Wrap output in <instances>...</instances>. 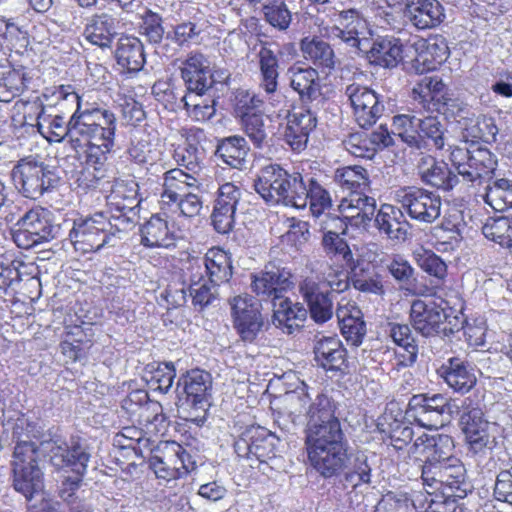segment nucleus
<instances>
[{
	"mask_svg": "<svg viewBox=\"0 0 512 512\" xmlns=\"http://www.w3.org/2000/svg\"><path fill=\"white\" fill-rule=\"evenodd\" d=\"M336 402L321 394L308 412L305 447L311 466L324 478L337 476L347 464L348 442L336 413Z\"/></svg>",
	"mask_w": 512,
	"mask_h": 512,
	"instance_id": "obj_1",
	"label": "nucleus"
},
{
	"mask_svg": "<svg viewBox=\"0 0 512 512\" xmlns=\"http://www.w3.org/2000/svg\"><path fill=\"white\" fill-rule=\"evenodd\" d=\"M424 446L425 460H419L423 486L428 494L440 492L447 497L463 499L472 491L464 464L454 457V441L447 434L419 436L414 447Z\"/></svg>",
	"mask_w": 512,
	"mask_h": 512,
	"instance_id": "obj_2",
	"label": "nucleus"
},
{
	"mask_svg": "<svg viewBox=\"0 0 512 512\" xmlns=\"http://www.w3.org/2000/svg\"><path fill=\"white\" fill-rule=\"evenodd\" d=\"M180 73L186 86V93L181 98L184 107L188 111L192 108L198 121L210 120L215 115V86L228 85L230 71L220 67L211 69L203 53L192 51L182 62Z\"/></svg>",
	"mask_w": 512,
	"mask_h": 512,
	"instance_id": "obj_3",
	"label": "nucleus"
},
{
	"mask_svg": "<svg viewBox=\"0 0 512 512\" xmlns=\"http://www.w3.org/2000/svg\"><path fill=\"white\" fill-rule=\"evenodd\" d=\"M42 450L57 470L67 468L75 474L73 477H64L59 496L69 505L77 502L74 494L80 488L90 460L87 445L79 438H71L69 442L55 438L43 441Z\"/></svg>",
	"mask_w": 512,
	"mask_h": 512,
	"instance_id": "obj_4",
	"label": "nucleus"
},
{
	"mask_svg": "<svg viewBox=\"0 0 512 512\" xmlns=\"http://www.w3.org/2000/svg\"><path fill=\"white\" fill-rule=\"evenodd\" d=\"M212 386V376L205 370L197 368L182 374L175 390L179 417L202 426L211 405Z\"/></svg>",
	"mask_w": 512,
	"mask_h": 512,
	"instance_id": "obj_5",
	"label": "nucleus"
},
{
	"mask_svg": "<svg viewBox=\"0 0 512 512\" xmlns=\"http://www.w3.org/2000/svg\"><path fill=\"white\" fill-rule=\"evenodd\" d=\"M450 159L460 182L464 183H481L490 179L497 167L493 153L474 141H465L464 146H455Z\"/></svg>",
	"mask_w": 512,
	"mask_h": 512,
	"instance_id": "obj_6",
	"label": "nucleus"
},
{
	"mask_svg": "<svg viewBox=\"0 0 512 512\" xmlns=\"http://www.w3.org/2000/svg\"><path fill=\"white\" fill-rule=\"evenodd\" d=\"M11 177L15 187L31 199L39 198L60 180L54 168L33 157L20 159L13 167Z\"/></svg>",
	"mask_w": 512,
	"mask_h": 512,
	"instance_id": "obj_7",
	"label": "nucleus"
},
{
	"mask_svg": "<svg viewBox=\"0 0 512 512\" xmlns=\"http://www.w3.org/2000/svg\"><path fill=\"white\" fill-rule=\"evenodd\" d=\"M103 214L74 220L69 239L75 250L82 253L96 252L102 247L114 246L115 232Z\"/></svg>",
	"mask_w": 512,
	"mask_h": 512,
	"instance_id": "obj_8",
	"label": "nucleus"
},
{
	"mask_svg": "<svg viewBox=\"0 0 512 512\" xmlns=\"http://www.w3.org/2000/svg\"><path fill=\"white\" fill-rule=\"evenodd\" d=\"M229 303L233 327L243 342H255L269 328V322L262 313V304L253 296L238 295Z\"/></svg>",
	"mask_w": 512,
	"mask_h": 512,
	"instance_id": "obj_9",
	"label": "nucleus"
},
{
	"mask_svg": "<svg viewBox=\"0 0 512 512\" xmlns=\"http://www.w3.org/2000/svg\"><path fill=\"white\" fill-rule=\"evenodd\" d=\"M51 214L43 208H33L21 216L15 226L14 242L22 249H29L58 237L60 226L53 224Z\"/></svg>",
	"mask_w": 512,
	"mask_h": 512,
	"instance_id": "obj_10",
	"label": "nucleus"
},
{
	"mask_svg": "<svg viewBox=\"0 0 512 512\" xmlns=\"http://www.w3.org/2000/svg\"><path fill=\"white\" fill-rule=\"evenodd\" d=\"M251 291L258 301L271 302L280 299L293 287L290 270L276 261L265 264L263 269L250 275Z\"/></svg>",
	"mask_w": 512,
	"mask_h": 512,
	"instance_id": "obj_11",
	"label": "nucleus"
},
{
	"mask_svg": "<svg viewBox=\"0 0 512 512\" xmlns=\"http://www.w3.org/2000/svg\"><path fill=\"white\" fill-rule=\"evenodd\" d=\"M398 202L405 213L414 221L431 224L441 214V197L419 187H405L397 194Z\"/></svg>",
	"mask_w": 512,
	"mask_h": 512,
	"instance_id": "obj_12",
	"label": "nucleus"
},
{
	"mask_svg": "<svg viewBox=\"0 0 512 512\" xmlns=\"http://www.w3.org/2000/svg\"><path fill=\"white\" fill-rule=\"evenodd\" d=\"M406 414L420 426L433 429L449 421L451 405L443 394H417L410 398Z\"/></svg>",
	"mask_w": 512,
	"mask_h": 512,
	"instance_id": "obj_13",
	"label": "nucleus"
},
{
	"mask_svg": "<svg viewBox=\"0 0 512 512\" xmlns=\"http://www.w3.org/2000/svg\"><path fill=\"white\" fill-rule=\"evenodd\" d=\"M460 425L469 450L474 454H485L496 446L497 426L483 418L481 409L472 408L463 412Z\"/></svg>",
	"mask_w": 512,
	"mask_h": 512,
	"instance_id": "obj_14",
	"label": "nucleus"
},
{
	"mask_svg": "<svg viewBox=\"0 0 512 512\" xmlns=\"http://www.w3.org/2000/svg\"><path fill=\"white\" fill-rule=\"evenodd\" d=\"M345 95L350 101L360 128L374 125L382 116L384 105L379 95L368 86L353 82L346 86Z\"/></svg>",
	"mask_w": 512,
	"mask_h": 512,
	"instance_id": "obj_15",
	"label": "nucleus"
},
{
	"mask_svg": "<svg viewBox=\"0 0 512 512\" xmlns=\"http://www.w3.org/2000/svg\"><path fill=\"white\" fill-rule=\"evenodd\" d=\"M276 441V437L267 429L252 427L235 441L234 449L239 457L268 463L276 457Z\"/></svg>",
	"mask_w": 512,
	"mask_h": 512,
	"instance_id": "obj_16",
	"label": "nucleus"
},
{
	"mask_svg": "<svg viewBox=\"0 0 512 512\" xmlns=\"http://www.w3.org/2000/svg\"><path fill=\"white\" fill-rule=\"evenodd\" d=\"M299 292L308 305L310 317L318 324L329 321L333 316V296L328 289H322L311 277L304 278L299 283Z\"/></svg>",
	"mask_w": 512,
	"mask_h": 512,
	"instance_id": "obj_17",
	"label": "nucleus"
},
{
	"mask_svg": "<svg viewBox=\"0 0 512 512\" xmlns=\"http://www.w3.org/2000/svg\"><path fill=\"white\" fill-rule=\"evenodd\" d=\"M441 303L414 300L410 308V320L414 329L425 337L441 334L445 307Z\"/></svg>",
	"mask_w": 512,
	"mask_h": 512,
	"instance_id": "obj_18",
	"label": "nucleus"
},
{
	"mask_svg": "<svg viewBox=\"0 0 512 512\" xmlns=\"http://www.w3.org/2000/svg\"><path fill=\"white\" fill-rule=\"evenodd\" d=\"M403 16L417 30L432 29L444 18V8L438 0H405Z\"/></svg>",
	"mask_w": 512,
	"mask_h": 512,
	"instance_id": "obj_19",
	"label": "nucleus"
},
{
	"mask_svg": "<svg viewBox=\"0 0 512 512\" xmlns=\"http://www.w3.org/2000/svg\"><path fill=\"white\" fill-rule=\"evenodd\" d=\"M389 336L402 352L393 351L395 362L391 364L388 374L398 373L402 368L411 367L418 357V344L407 324L389 323Z\"/></svg>",
	"mask_w": 512,
	"mask_h": 512,
	"instance_id": "obj_20",
	"label": "nucleus"
},
{
	"mask_svg": "<svg viewBox=\"0 0 512 512\" xmlns=\"http://www.w3.org/2000/svg\"><path fill=\"white\" fill-rule=\"evenodd\" d=\"M286 77L290 88L298 94L303 104L312 103L321 97L320 77L315 68L292 65L287 69Z\"/></svg>",
	"mask_w": 512,
	"mask_h": 512,
	"instance_id": "obj_21",
	"label": "nucleus"
},
{
	"mask_svg": "<svg viewBox=\"0 0 512 512\" xmlns=\"http://www.w3.org/2000/svg\"><path fill=\"white\" fill-rule=\"evenodd\" d=\"M338 211L352 226L366 227L375 216L376 200L365 192L353 191L341 200Z\"/></svg>",
	"mask_w": 512,
	"mask_h": 512,
	"instance_id": "obj_22",
	"label": "nucleus"
},
{
	"mask_svg": "<svg viewBox=\"0 0 512 512\" xmlns=\"http://www.w3.org/2000/svg\"><path fill=\"white\" fill-rule=\"evenodd\" d=\"M405 211L399 208L384 204L374 216L377 229L384 233L388 239L396 242H405L410 235L411 225L405 218Z\"/></svg>",
	"mask_w": 512,
	"mask_h": 512,
	"instance_id": "obj_23",
	"label": "nucleus"
},
{
	"mask_svg": "<svg viewBox=\"0 0 512 512\" xmlns=\"http://www.w3.org/2000/svg\"><path fill=\"white\" fill-rule=\"evenodd\" d=\"M314 359L326 371H343L347 368V352L336 336H322L315 340Z\"/></svg>",
	"mask_w": 512,
	"mask_h": 512,
	"instance_id": "obj_24",
	"label": "nucleus"
},
{
	"mask_svg": "<svg viewBox=\"0 0 512 512\" xmlns=\"http://www.w3.org/2000/svg\"><path fill=\"white\" fill-rule=\"evenodd\" d=\"M418 139V130H403L399 133H395L394 130H391V132L390 130H373L368 140H362V133L360 132H356L350 135V141L355 146L360 148V144L363 142V146L366 148V150L372 151L396 145L397 142L406 143L411 147H419Z\"/></svg>",
	"mask_w": 512,
	"mask_h": 512,
	"instance_id": "obj_25",
	"label": "nucleus"
},
{
	"mask_svg": "<svg viewBox=\"0 0 512 512\" xmlns=\"http://www.w3.org/2000/svg\"><path fill=\"white\" fill-rule=\"evenodd\" d=\"M437 373L455 392H468L476 384L471 364L459 357L449 358L437 369Z\"/></svg>",
	"mask_w": 512,
	"mask_h": 512,
	"instance_id": "obj_26",
	"label": "nucleus"
},
{
	"mask_svg": "<svg viewBox=\"0 0 512 512\" xmlns=\"http://www.w3.org/2000/svg\"><path fill=\"white\" fill-rule=\"evenodd\" d=\"M119 20L107 12L88 18L84 28L85 39L100 48H110L118 36Z\"/></svg>",
	"mask_w": 512,
	"mask_h": 512,
	"instance_id": "obj_27",
	"label": "nucleus"
},
{
	"mask_svg": "<svg viewBox=\"0 0 512 512\" xmlns=\"http://www.w3.org/2000/svg\"><path fill=\"white\" fill-rule=\"evenodd\" d=\"M322 393H318L312 398L309 387L302 382L294 390L287 391L281 397V408L279 414L282 417L290 419L293 425H297L301 421L303 415L308 420V412L312 405L316 403Z\"/></svg>",
	"mask_w": 512,
	"mask_h": 512,
	"instance_id": "obj_28",
	"label": "nucleus"
},
{
	"mask_svg": "<svg viewBox=\"0 0 512 512\" xmlns=\"http://www.w3.org/2000/svg\"><path fill=\"white\" fill-rule=\"evenodd\" d=\"M273 324L287 334L298 331L307 318L308 311L302 303L293 302L284 295L272 303Z\"/></svg>",
	"mask_w": 512,
	"mask_h": 512,
	"instance_id": "obj_29",
	"label": "nucleus"
},
{
	"mask_svg": "<svg viewBox=\"0 0 512 512\" xmlns=\"http://www.w3.org/2000/svg\"><path fill=\"white\" fill-rule=\"evenodd\" d=\"M204 272L208 276L210 283L220 285L228 282L232 276V263L230 256L222 249H209L202 259V263L195 262L191 264V271Z\"/></svg>",
	"mask_w": 512,
	"mask_h": 512,
	"instance_id": "obj_30",
	"label": "nucleus"
},
{
	"mask_svg": "<svg viewBox=\"0 0 512 512\" xmlns=\"http://www.w3.org/2000/svg\"><path fill=\"white\" fill-rule=\"evenodd\" d=\"M369 62L383 68H395L403 59V48L399 39L394 37L376 38L366 51Z\"/></svg>",
	"mask_w": 512,
	"mask_h": 512,
	"instance_id": "obj_31",
	"label": "nucleus"
},
{
	"mask_svg": "<svg viewBox=\"0 0 512 512\" xmlns=\"http://www.w3.org/2000/svg\"><path fill=\"white\" fill-rule=\"evenodd\" d=\"M284 171L278 164L263 167L254 181L255 191L267 202L279 204L282 196Z\"/></svg>",
	"mask_w": 512,
	"mask_h": 512,
	"instance_id": "obj_32",
	"label": "nucleus"
},
{
	"mask_svg": "<svg viewBox=\"0 0 512 512\" xmlns=\"http://www.w3.org/2000/svg\"><path fill=\"white\" fill-rule=\"evenodd\" d=\"M10 481L14 490L31 500L43 489V472L39 466H10Z\"/></svg>",
	"mask_w": 512,
	"mask_h": 512,
	"instance_id": "obj_33",
	"label": "nucleus"
},
{
	"mask_svg": "<svg viewBox=\"0 0 512 512\" xmlns=\"http://www.w3.org/2000/svg\"><path fill=\"white\" fill-rule=\"evenodd\" d=\"M197 177L181 168L171 169L164 174V190L161 194L164 204H175L189 194V188L197 187Z\"/></svg>",
	"mask_w": 512,
	"mask_h": 512,
	"instance_id": "obj_34",
	"label": "nucleus"
},
{
	"mask_svg": "<svg viewBox=\"0 0 512 512\" xmlns=\"http://www.w3.org/2000/svg\"><path fill=\"white\" fill-rule=\"evenodd\" d=\"M115 58L117 64L125 68L128 72H139L146 63L144 45L136 37H121L117 43Z\"/></svg>",
	"mask_w": 512,
	"mask_h": 512,
	"instance_id": "obj_35",
	"label": "nucleus"
},
{
	"mask_svg": "<svg viewBox=\"0 0 512 512\" xmlns=\"http://www.w3.org/2000/svg\"><path fill=\"white\" fill-rule=\"evenodd\" d=\"M200 33L201 29L192 21L172 26V30L166 33L165 44L161 46V55L167 58L175 56L179 49L197 40Z\"/></svg>",
	"mask_w": 512,
	"mask_h": 512,
	"instance_id": "obj_36",
	"label": "nucleus"
},
{
	"mask_svg": "<svg viewBox=\"0 0 512 512\" xmlns=\"http://www.w3.org/2000/svg\"><path fill=\"white\" fill-rule=\"evenodd\" d=\"M300 48L306 60L323 69H334L336 57L331 45L318 37H305Z\"/></svg>",
	"mask_w": 512,
	"mask_h": 512,
	"instance_id": "obj_37",
	"label": "nucleus"
},
{
	"mask_svg": "<svg viewBox=\"0 0 512 512\" xmlns=\"http://www.w3.org/2000/svg\"><path fill=\"white\" fill-rule=\"evenodd\" d=\"M428 168H421L420 175L423 182L444 191L452 190L460 183L456 172L452 171L444 162H436L430 157Z\"/></svg>",
	"mask_w": 512,
	"mask_h": 512,
	"instance_id": "obj_38",
	"label": "nucleus"
},
{
	"mask_svg": "<svg viewBox=\"0 0 512 512\" xmlns=\"http://www.w3.org/2000/svg\"><path fill=\"white\" fill-rule=\"evenodd\" d=\"M26 88V73L23 67L0 64V102H10Z\"/></svg>",
	"mask_w": 512,
	"mask_h": 512,
	"instance_id": "obj_39",
	"label": "nucleus"
},
{
	"mask_svg": "<svg viewBox=\"0 0 512 512\" xmlns=\"http://www.w3.org/2000/svg\"><path fill=\"white\" fill-rule=\"evenodd\" d=\"M141 243L148 248L174 245V238L167 222L158 215H153L141 228Z\"/></svg>",
	"mask_w": 512,
	"mask_h": 512,
	"instance_id": "obj_40",
	"label": "nucleus"
},
{
	"mask_svg": "<svg viewBox=\"0 0 512 512\" xmlns=\"http://www.w3.org/2000/svg\"><path fill=\"white\" fill-rule=\"evenodd\" d=\"M326 265V269L317 276V283H321L322 289H328L332 294H340L349 288L348 274L339 268H334L320 260H311L306 267L315 273L319 268Z\"/></svg>",
	"mask_w": 512,
	"mask_h": 512,
	"instance_id": "obj_41",
	"label": "nucleus"
},
{
	"mask_svg": "<svg viewBox=\"0 0 512 512\" xmlns=\"http://www.w3.org/2000/svg\"><path fill=\"white\" fill-rule=\"evenodd\" d=\"M258 58L261 76L260 87L267 95H274L278 88V57L267 44H264L258 52Z\"/></svg>",
	"mask_w": 512,
	"mask_h": 512,
	"instance_id": "obj_42",
	"label": "nucleus"
},
{
	"mask_svg": "<svg viewBox=\"0 0 512 512\" xmlns=\"http://www.w3.org/2000/svg\"><path fill=\"white\" fill-rule=\"evenodd\" d=\"M248 151L249 147L245 138L230 136L218 143L215 154L232 168L241 169L246 163Z\"/></svg>",
	"mask_w": 512,
	"mask_h": 512,
	"instance_id": "obj_43",
	"label": "nucleus"
},
{
	"mask_svg": "<svg viewBox=\"0 0 512 512\" xmlns=\"http://www.w3.org/2000/svg\"><path fill=\"white\" fill-rule=\"evenodd\" d=\"M282 196L279 203L285 206L303 209L307 206L306 183L300 173L284 171Z\"/></svg>",
	"mask_w": 512,
	"mask_h": 512,
	"instance_id": "obj_44",
	"label": "nucleus"
},
{
	"mask_svg": "<svg viewBox=\"0 0 512 512\" xmlns=\"http://www.w3.org/2000/svg\"><path fill=\"white\" fill-rule=\"evenodd\" d=\"M176 371L172 362L151 363L145 367L143 379L155 391L167 394L173 386Z\"/></svg>",
	"mask_w": 512,
	"mask_h": 512,
	"instance_id": "obj_45",
	"label": "nucleus"
},
{
	"mask_svg": "<svg viewBox=\"0 0 512 512\" xmlns=\"http://www.w3.org/2000/svg\"><path fill=\"white\" fill-rule=\"evenodd\" d=\"M190 295L194 306H199L200 309L212 305L218 297V286L210 283L205 279L203 272L191 271L190 276Z\"/></svg>",
	"mask_w": 512,
	"mask_h": 512,
	"instance_id": "obj_46",
	"label": "nucleus"
},
{
	"mask_svg": "<svg viewBox=\"0 0 512 512\" xmlns=\"http://www.w3.org/2000/svg\"><path fill=\"white\" fill-rule=\"evenodd\" d=\"M484 201L495 211H505L512 208V182L508 179H498L485 188Z\"/></svg>",
	"mask_w": 512,
	"mask_h": 512,
	"instance_id": "obj_47",
	"label": "nucleus"
},
{
	"mask_svg": "<svg viewBox=\"0 0 512 512\" xmlns=\"http://www.w3.org/2000/svg\"><path fill=\"white\" fill-rule=\"evenodd\" d=\"M140 33L152 45L156 46V52L161 55V46L165 44L166 33L163 27V18L152 10H146L141 16Z\"/></svg>",
	"mask_w": 512,
	"mask_h": 512,
	"instance_id": "obj_48",
	"label": "nucleus"
},
{
	"mask_svg": "<svg viewBox=\"0 0 512 512\" xmlns=\"http://www.w3.org/2000/svg\"><path fill=\"white\" fill-rule=\"evenodd\" d=\"M349 461V470L345 473L344 480L355 490L361 484L371 482V465L366 453L358 451L352 454Z\"/></svg>",
	"mask_w": 512,
	"mask_h": 512,
	"instance_id": "obj_49",
	"label": "nucleus"
},
{
	"mask_svg": "<svg viewBox=\"0 0 512 512\" xmlns=\"http://www.w3.org/2000/svg\"><path fill=\"white\" fill-rule=\"evenodd\" d=\"M482 233L501 247L512 249V218H488L482 227Z\"/></svg>",
	"mask_w": 512,
	"mask_h": 512,
	"instance_id": "obj_50",
	"label": "nucleus"
},
{
	"mask_svg": "<svg viewBox=\"0 0 512 512\" xmlns=\"http://www.w3.org/2000/svg\"><path fill=\"white\" fill-rule=\"evenodd\" d=\"M261 12L264 20L278 31H286L292 21V13L283 0H265Z\"/></svg>",
	"mask_w": 512,
	"mask_h": 512,
	"instance_id": "obj_51",
	"label": "nucleus"
},
{
	"mask_svg": "<svg viewBox=\"0 0 512 512\" xmlns=\"http://www.w3.org/2000/svg\"><path fill=\"white\" fill-rule=\"evenodd\" d=\"M413 257L417 265L437 282H441L446 278L447 265L433 251L420 247L413 252Z\"/></svg>",
	"mask_w": 512,
	"mask_h": 512,
	"instance_id": "obj_52",
	"label": "nucleus"
},
{
	"mask_svg": "<svg viewBox=\"0 0 512 512\" xmlns=\"http://www.w3.org/2000/svg\"><path fill=\"white\" fill-rule=\"evenodd\" d=\"M307 203L310 204V211L315 218H321L332 208L330 193L311 177L306 185Z\"/></svg>",
	"mask_w": 512,
	"mask_h": 512,
	"instance_id": "obj_53",
	"label": "nucleus"
},
{
	"mask_svg": "<svg viewBox=\"0 0 512 512\" xmlns=\"http://www.w3.org/2000/svg\"><path fill=\"white\" fill-rule=\"evenodd\" d=\"M336 181L346 189L358 192H365L369 188V176L362 166H347L337 169Z\"/></svg>",
	"mask_w": 512,
	"mask_h": 512,
	"instance_id": "obj_54",
	"label": "nucleus"
},
{
	"mask_svg": "<svg viewBox=\"0 0 512 512\" xmlns=\"http://www.w3.org/2000/svg\"><path fill=\"white\" fill-rule=\"evenodd\" d=\"M349 268L351 269V276L349 280H351L355 289L376 295L384 294L382 278L378 273L374 271H366L364 268L358 269L355 263Z\"/></svg>",
	"mask_w": 512,
	"mask_h": 512,
	"instance_id": "obj_55",
	"label": "nucleus"
},
{
	"mask_svg": "<svg viewBox=\"0 0 512 512\" xmlns=\"http://www.w3.org/2000/svg\"><path fill=\"white\" fill-rule=\"evenodd\" d=\"M449 56V49L443 38H436L426 42L425 50L417 58L422 62L424 70H436Z\"/></svg>",
	"mask_w": 512,
	"mask_h": 512,
	"instance_id": "obj_56",
	"label": "nucleus"
},
{
	"mask_svg": "<svg viewBox=\"0 0 512 512\" xmlns=\"http://www.w3.org/2000/svg\"><path fill=\"white\" fill-rule=\"evenodd\" d=\"M322 246L328 256L341 258L345 266L352 267L355 263L346 240L335 232L328 231L323 234Z\"/></svg>",
	"mask_w": 512,
	"mask_h": 512,
	"instance_id": "obj_57",
	"label": "nucleus"
},
{
	"mask_svg": "<svg viewBox=\"0 0 512 512\" xmlns=\"http://www.w3.org/2000/svg\"><path fill=\"white\" fill-rule=\"evenodd\" d=\"M444 83L439 76H424L413 87L414 99L420 103H428L439 98L444 91Z\"/></svg>",
	"mask_w": 512,
	"mask_h": 512,
	"instance_id": "obj_58",
	"label": "nucleus"
},
{
	"mask_svg": "<svg viewBox=\"0 0 512 512\" xmlns=\"http://www.w3.org/2000/svg\"><path fill=\"white\" fill-rule=\"evenodd\" d=\"M416 507L407 493L389 492L378 502L375 512H415Z\"/></svg>",
	"mask_w": 512,
	"mask_h": 512,
	"instance_id": "obj_59",
	"label": "nucleus"
},
{
	"mask_svg": "<svg viewBox=\"0 0 512 512\" xmlns=\"http://www.w3.org/2000/svg\"><path fill=\"white\" fill-rule=\"evenodd\" d=\"M340 321L341 332L348 342L358 346L362 343L366 335V324L359 315H348L342 319L337 314Z\"/></svg>",
	"mask_w": 512,
	"mask_h": 512,
	"instance_id": "obj_60",
	"label": "nucleus"
},
{
	"mask_svg": "<svg viewBox=\"0 0 512 512\" xmlns=\"http://www.w3.org/2000/svg\"><path fill=\"white\" fill-rule=\"evenodd\" d=\"M40 451L42 453V443L40 446L37 443L16 444L13 449L12 460L10 466H39L38 458Z\"/></svg>",
	"mask_w": 512,
	"mask_h": 512,
	"instance_id": "obj_61",
	"label": "nucleus"
},
{
	"mask_svg": "<svg viewBox=\"0 0 512 512\" xmlns=\"http://www.w3.org/2000/svg\"><path fill=\"white\" fill-rule=\"evenodd\" d=\"M236 208L229 205H215L211 214L212 225L220 234H228L232 231L235 223Z\"/></svg>",
	"mask_w": 512,
	"mask_h": 512,
	"instance_id": "obj_62",
	"label": "nucleus"
},
{
	"mask_svg": "<svg viewBox=\"0 0 512 512\" xmlns=\"http://www.w3.org/2000/svg\"><path fill=\"white\" fill-rule=\"evenodd\" d=\"M125 189L121 186L117 187L110 196L117 211H128L133 215H138L140 200L137 198V190L130 189L129 194L125 193Z\"/></svg>",
	"mask_w": 512,
	"mask_h": 512,
	"instance_id": "obj_63",
	"label": "nucleus"
},
{
	"mask_svg": "<svg viewBox=\"0 0 512 512\" xmlns=\"http://www.w3.org/2000/svg\"><path fill=\"white\" fill-rule=\"evenodd\" d=\"M494 497L498 501L512 505V466L498 473L494 485Z\"/></svg>",
	"mask_w": 512,
	"mask_h": 512,
	"instance_id": "obj_64",
	"label": "nucleus"
}]
</instances>
